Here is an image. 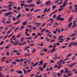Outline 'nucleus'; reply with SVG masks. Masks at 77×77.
<instances>
[{"mask_svg":"<svg viewBox=\"0 0 77 77\" xmlns=\"http://www.w3.org/2000/svg\"><path fill=\"white\" fill-rule=\"evenodd\" d=\"M61 16H62V15L60 14L57 17L56 20L57 21L59 20V21H63L64 20V18H61Z\"/></svg>","mask_w":77,"mask_h":77,"instance_id":"obj_1","label":"nucleus"},{"mask_svg":"<svg viewBox=\"0 0 77 77\" xmlns=\"http://www.w3.org/2000/svg\"><path fill=\"white\" fill-rule=\"evenodd\" d=\"M23 72H24V73L25 74L27 75V72H30L31 71H32V70L31 69L28 70L26 72V70H25V69H24V68H23Z\"/></svg>","mask_w":77,"mask_h":77,"instance_id":"obj_2","label":"nucleus"},{"mask_svg":"<svg viewBox=\"0 0 77 77\" xmlns=\"http://www.w3.org/2000/svg\"><path fill=\"white\" fill-rule=\"evenodd\" d=\"M76 64H77V63H75L71 64V65L68 64V66H70V68H71V67H72L73 66H74V65Z\"/></svg>","mask_w":77,"mask_h":77,"instance_id":"obj_3","label":"nucleus"},{"mask_svg":"<svg viewBox=\"0 0 77 77\" xmlns=\"http://www.w3.org/2000/svg\"><path fill=\"white\" fill-rule=\"evenodd\" d=\"M71 44H72V45L75 46L77 45V42H72L71 43Z\"/></svg>","mask_w":77,"mask_h":77,"instance_id":"obj_4","label":"nucleus"},{"mask_svg":"<svg viewBox=\"0 0 77 77\" xmlns=\"http://www.w3.org/2000/svg\"><path fill=\"white\" fill-rule=\"evenodd\" d=\"M43 60H41L39 63V64L38 65V66H41V65H42L43 64Z\"/></svg>","mask_w":77,"mask_h":77,"instance_id":"obj_5","label":"nucleus"},{"mask_svg":"<svg viewBox=\"0 0 77 77\" xmlns=\"http://www.w3.org/2000/svg\"><path fill=\"white\" fill-rule=\"evenodd\" d=\"M51 2V1H47L46 2L45 4H46V6H48V5H50V3Z\"/></svg>","mask_w":77,"mask_h":77,"instance_id":"obj_6","label":"nucleus"},{"mask_svg":"<svg viewBox=\"0 0 77 77\" xmlns=\"http://www.w3.org/2000/svg\"><path fill=\"white\" fill-rule=\"evenodd\" d=\"M38 70H40L39 71H42L44 70V68L41 67H40L38 68Z\"/></svg>","mask_w":77,"mask_h":77,"instance_id":"obj_7","label":"nucleus"},{"mask_svg":"<svg viewBox=\"0 0 77 77\" xmlns=\"http://www.w3.org/2000/svg\"><path fill=\"white\" fill-rule=\"evenodd\" d=\"M20 17H21V14H19L18 15L17 17V20H20Z\"/></svg>","mask_w":77,"mask_h":77,"instance_id":"obj_8","label":"nucleus"},{"mask_svg":"<svg viewBox=\"0 0 77 77\" xmlns=\"http://www.w3.org/2000/svg\"><path fill=\"white\" fill-rule=\"evenodd\" d=\"M27 42H23V43H20L18 44V45H25Z\"/></svg>","mask_w":77,"mask_h":77,"instance_id":"obj_9","label":"nucleus"},{"mask_svg":"<svg viewBox=\"0 0 77 77\" xmlns=\"http://www.w3.org/2000/svg\"><path fill=\"white\" fill-rule=\"evenodd\" d=\"M30 7L33 8V7H35V4H32L29 5Z\"/></svg>","mask_w":77,"mask_h":77,"instance_id":"obj_10","label":"nucleus"},{"mask_svg":"<svg viewBox=\"0 0 77 77\" xmlns=\"http://www.w3.org/2000/svg\"><path fill=\"white\" fill-rule=\"evenodd\" d=\"M21 36H22V33H20L17 36V37L19 38V37H21Z\"/></svg>","mask_w":77,"mask_h":77,"instance_id":"obj_11","label":"nucleus"},{"mask_svg":"<svg viewBox=\"0 0 77 77\" xmlns=\"http://www.w3.org/2000/svg\"><path fill=\"white\" fill-rule=\"evenodd\" d=\"M41 23L40 22L38 23L36 25V27H40V26H41Z\"/></svg>","mask_w":77,"mask_h":77,"instance_id":"obj_12","label":"nucleus"},{"mask_svg":"<svg viewBox=\"0 0 77 77\" xmlns=\"http://www.w3.org/2000/svg\"><path fill=\"white\" fill-rule=\"evenodd\" d=\"M38 63H39V62H37L35 63L33 65V67H35L36 65H38Z\"/></svg>","mask_w":77,"mask_h":77,"instance_id":"obj_13","label":"nucleus"},{"mask_svg":"<svg viewBox=\"0 0 77 77\" xmlns=\"http://www.w3.org/2000/svg\"><path fill=\"white\" fill-rule=\"evenodd\" d=\"M38 11H41V10L40 9H35L34 11V12L36 13Z\"/></svg>","mask_w":77,"mask_h":77,"instance_id":"obj_14","label":"nucleus"},{"mask_svg":"<svg viewBox=\"0 0 77 77\" xmlns=\"http://www.w3.org/2000/svg\"><path fill=\"white\" fill-rule=\"evenodd\" d=\"M56 50L55 49V48H53L52 50H51V53H52L53 52H54L55 51H56Z\"/></svg>","mask_w":77,"mask_h":77,"instance_id":"obj_15","label":"nucleus"},{"mask_svg":"<svg viewBox=\"0 0 77 77\" xmlns=\"http://www.w3.org/2000/svg\"><path fill=\"white\" fill-rule=\"evenodd\" d=\"M72 22H71L70 24L68 25V27H71V26H72Z\"/></svg>","mask_w":77,"mask_h":77,"instance_id":"obj_16","label":"nucleus"},{"mask_svg":"<svg viewBox=\"0 0 77 77\" xmlns=\"http://www.w3.org/2000/svg\"><path fill=\"white\" fill-rule=\"evenodd\" d=\"M77 27V25L76 24H73L72 27H71L72 29H73L74 27Z\"/></svg>","mask_w":77,"mask_h":77,"instance_id":"obj_17","label":"nucleus"},{"mask_svg":"<svg viewBox=\"0 0 77 77\" xmlns=\"http://www.w3.org/2000/svg\"><path fill=\"white\" fill-rule=\"evenodd\" d=\"M30 48V47L29 46H26L24 48V50H27L28 48Z\"/></svg>","mask_w":77,"mask_h":77,"instance_id":"obj_18","label":"nucleus"},{"mask_svg":"<svg viewBox=\"0 0 77 77\" xmlns=\"http://www.w3.org/2000/svg\"><path fill=\"white\" fill-rule=\"evenodd\" d=\"M47 65V63H45L43 65V68H45V67H46V66Z\"/></svg>","mask_w":77,"mask_h":77,"instance_id":"obj_19","label":"nucleus"},{"mask_svg":"<svg viewBox=\"0 0 77 77\" xmlns=\"http://www.w3.org/2000/svg\"><path fill=\"white\" fill-rule=\"evenodd\" d=\"M21 21V20H19L18 21L14 23V24H18Z\"/></svg>","mask_w":77,"mask_h":77,"instance_id":"obj_20","label":"nucleus"},{"mask_svg":"<svg viewBox=\"0 0 77 77\" xmlns=\"http://www.w3.org/2000/svg\"><path fill=\"white\" fill-rule=\"evenodd\" d=\"M4 15L5 16V17H7V16H8V15H9V13L8 12L7 13H5L4 14Z\"/></svg>","mask_w":77,"mask_h":77,"instance_id":"obj_21","label":"nucleus"},{"mask_svg":"<svg viewBox=\"0 0 77 77\" xmlns=\"http://www.w3.org/2000/svg\"><path fill=\"white\" fill-rule=\"evenodd\" d=\"M67 4H68L67 3L64 2V3L63 4V5L64 6V7H65V6H66V5Z\"/></svg>","mask_w":77,"mask_h":77,"instance_id":"obj_22","label":"nucleus"},{"mask_svg":"<svg viewBox=\"0 0 77 77\" xmlns=\"http://www.w3.org/2000/svg\"><path fill=\"white\" fill-rule=\"evenodd\" d=\"M18 73L20 74H21L23 73V72H22V71L21 70H19L18 72Z\"/></svg>","mask_w":77,"mask_h":77,"instance_id":"obj_23","label":"nucleus"},{"mask_svg":"<svg viewBox=\"0 0 77 77\" xmlns=\"http://www.w3.org/2000/svg\"><path fill=\"white\" fill-rule=\"evenodd\" d=\"M33 2V0H30L28 1H26L27 3H32V2Z\"/></svg>","mask_w":77,"mask_h":77,"instance_id":"obj_24","label":"nucleus"},{"mask_svg":"<svg viewBox=\"0 0 77 77\" xmlns=\"http://www.w3.org/2000/svg\"><path fill=\"white\" fill-rule=\"evenodd\" d=\"M29 29H26V32H25V35H26V34H27V32H28L29 31Z\"/></svg>","mask_w":77,"mask_h":77,"instance_id":"obj_25","label":"nucleus"},{"mask_svg":"<svg viewBox=\"0 0 77 77\" xmlns=\"http://www.w3.org/2000/svg\"><path fill=\"white\" fill-rule=\"evenodd\" d=\"M12 38H11V39H10V42L11 43H12V44H14V43H15V42H12Z\"/></svg>","mask_w":77,"mask_h":77,"instance_id":"obj_26","label":"nucleus"},{"mask_svg":"<svg viewBox=\"0 0 77 77\" xmlns=\"http://www.w3.org/2000/svg\"><path fill=\"white\" fill-rule=\"evenodd\" d=\"M32 14H28L26 16L27 17H32Z\"/></svg>","mask_w":77,"mask_h":77,"instance_id":"obj_27","label":"nucleus"},{"mask_svg":"<svg viewBox=\"0 0 77 77\" xmlns=\"http://www.w3.org/2000/svg\"><path fill=\"white\" fill-rule=\"evenodd\" d=\"M72 17H70L69 18V21L71 22L72 21Z\"/></svg>","mask_w":77,"mask_h":77,"instance_id":"obj_28","label":"nucleus"},{"mask_svg":"<svg viewBox=\"0 0 77 77\" xmlns=\"http://www.w3.org/2000/svg\"><path fill=\"white\" fill-rule=\"evenodd\" d=\"M63 38V35H61L60 36L59 38H58V39L59 40V39H60V38Z\"/></svg>","mask_w":77,"mask_h":77,"instance_id":"obj_29","label":"nucleus"},{"mask_svg":"<svg viewBox=\"0 0 77 77\" xmlns=\"http://www.w3.org/2000/svg\"><path fill=\"white\" fill-rule=\"evenodd\" d=\"M43 51H44V52H47V49L45 48H43Z\"/></svg>","mask_w":77,"mask_h":77,"instance_id":"obj_30","label":"nucleus"},{"mask_svg":"<svg viewBox=\"0 0 77 77\" xmlns=\"http://www.w3.org/2000/svg\"><path fill=\"white\" fill-rule=\"evenodd\" d=\"M47 9L46 8H45L44 10V13H46L47 11Z\"/></svg>","mask_w":77,"mask_h":77,"instance_id":"obj_31","label":"nucleus"},{"mask_svg":"<svg viewBox=\"0 0 77 77\" xmlns=\"http://www.w3.org/2000/svg\"><path fill=\"white\" fill-rule=\"evenodd\" d=\"M0 77H4V76L2 74V72L0 73Z\"/></svg>","mask_w":77,"mask_h":77,"instance_id":"obj_32","label":"nucleus"},{"mask_svg":"<svg viewBox=\"0 0 77 77\" xmlns=\"http://www.w3.org/2000/svg\"><path fill=\"white\" fill-rule=\"evenodd\" d=\"M24 38L23 37H22L21 38V40L20 41V42H22V41H24Z\"/></svg>","mask_w":77,"mask_h":77,"instance_id":"obj_33","label":"nucleus"},{"mask_svg":"<svg viewBox=\"0 0 77 77\" xmlns=\"http://www.w3.org/2000/svg\"><path fill=\"white\" fill-rule=\"evenodd\" d=\"M6 59V57H4L2 58V61H3L5 59Z\"/></svg>","mask_w":77,"mask_h":77,"instance_id":"obj_34","label":"nucleus"},{"mask_svg":"<svg viewBox=\"0 0 77 77\" xmlns=\"http://www.w3.org/2000/svg\"><path fill=\"white\" fill-rule=\"evenodd\" d=\"M71 55H72V54H68L67 55V56H66L67 58V57H69L71 56Z\"/></svg>","mask_w":77,"mask_h":77,"instance_id":"obj_35","label":"nucleus"},{"mask_svg":"<svg viewBox=\"0 0 77 77\" xmlns=\"http://www.w3.org/2000/svg\"><path fill=\"white\" fill-rule=\"evenodd\" d=\"M56 8V6H54V5H53L52 6V8L53 10H54V9Z\"/></svg>","mask_w":77,"mask_h":77,"instance_id":"obj_36","label":"nucleus"},{"mask_svg":"<svg viewBox=\"0 0 77 77\" xmlns=\"http://www.w3.org/2000/svg\"><path fill=\"white\" fill-rule=\"evenodd\" d=\"M24 7L25 8H26L27 7H30V5H25Z\"/></svg>","mask_w":77,"mask_h":77,"instance_id":"obj_37","label":"nucleus"},{"mask_svg":"<svg viewBox=\"0 0 77 77\" xmlns=\"http://www.w3.org/2000/svg\"><path fill=\"white\" fill-rule=\"evenodd\" d=\"M5 21H6V19H3L2 20V23L5 24Z\"/></svg>","mask_w":77,"mask_h":77,"instance_id":"obj_38","label":"nucleus"},{"mask_svg":"<svg viewBox=\"0 0 77 77\" xmlns=\"http://www.w3.org/2000/svg\"><path fill=\"white\" fill-rule=\"evenodd\" d=\"M19 29V27H17L16 28V29H14V32H16V31H17V30H18Z\"/></svg>","mask_w":77,"mask_h":77,"instance_id":"obj_39","label":"nucleus"},{"mask_svg":"<svg viewBox=\"0 0 77 77\" xmlns=\"http://www.w3.org/2000/svg\"><path fill=\"white\" fill-rule=\"evenodd\" d=\"M60 40H61V41H59V42H63V40H64V39H60Z\"/></svg>","mask_w":77,"mask_h":77,"instance_id":"obj_40","label":"nucleus"},{"mask_svg":"<svg viewBox=\"0 0 77 77\" xmlns=\"http://www.w3.org/2000/svg\"><path fill=\"white\" fill-rule=\"evenodd\" d=\"M40 0H38V2H36V4H37V5H38V4H41L40 2H39Z\"/></svg>","mask_w":77,"mask_h":77,"instance_id":"obj_41","label":"nucleus"},{"mask_svg":"<svg viewBox=\"0 0 77 77\" xmlns=\"http://www.w3.org/2000/svg\"><path fill=\"white\" fill-rule=\"evenodd\" d=\"M46 29H43V30H41V32H44V31H45L46 30Z\"/></svg>","mask_w":77,"mask_h":77,"instance_id":"obj_42","label":"nucleus"},{"mask_svg":"<svg viewBox=\"0 0 77 77\" xmlns=\"http://www.w3.org/2000/svg\"><path fill=\"white\" fill-rule=\"evenodd\" d=\"M25 55L26 56H30V54L29 53H28L27 54H25Z\"/></svg>","mask_w":77,"mask_h":77,"instance_id":"obj_43","label":"nucleus"},{"mask_svg":"<svg viewBox=\"0 0 77 77\" xmlns=\"http://www.w3.org/2000/svg\"><path fill=\"white\" fill-rule=\"evenodd\" d=\"M56 43H55L54 44V46L53 47V48H56Z\"/></svg>","mask_w":77,"mask_h":77,"instance_id":"obj_44","label":"nucleus"},{"mask_svg":"<svg viewBox=\"0 0 77 77\" xmlns=\"http://www.w3.org/2000/svg\"><path fill=\"white\" fill-rule=\"evenodd\" d=\"M72 36H75V35H76V33H74V34H71Z\"/></svg>","mask_w":77,"mask_h":77,"instance_id":"obj_45","label":"nucleus"},{"mask_svg":"<svg viewBox=\"0 0 77 77\" xmlns=\"http://www.w3.org/2000/svg\"><path fill=\"white\" fill-rule=\"evenodd\" d=\"M68 71H69V70H68V69H67L66 70H65L64 71V73H66V72H68Z\"/></svg>","mask_w":77,"mask_h":77,"instance_id":"obj_46","label":"nucleus"},{"mask_svg":"<svg viewBox=\"0 0 77 77\" xmlns=\"http://www.w3.org/2000/svg\"><path fill=\"white\" fill-rule=\"evenodd\" d=\"M19 43H20V42H18L14 43L13 44V45H18V44Z\"/></svg>","mask_w":77,"mask_h":77,"instance_id":"obj_47","label":"nucleus"},{"mask_svg":"<svg viewBox=\"0 0 77 77\" xmlns=\"http://www.w3.org/2000/svg\"><path fill=\"white\" fill-rule=\"evenodd\" d=\"M9 15H13V13L12 12H8Z\"/></svg>","mask_w":77,"mask_h":77,"instance_id":"obj_48","label":"nucleus"},{"mask_svg":"<svg viewBox=\"0 0 77 77\" xmlns=\"http://www.w3.org/2000/svg\"><path fill=\"white\" fill-rule=\"evenodd\" d=\"M25 11H30V9H29V8H26L25 9Z\"/></svg>","mask_w":77,"mask_h":77,"instance_id":"obj_49","label":"nucleus"},{"mask_svg":"<svg viewBox=\"0 0 77 77\" xmlns=\"http://www.w3.org/2000/svg\"><path fill=\"white\" fill-rule=\"evenodd\" d=\"M75 39V37H73L71 38L72 41H74Z\"/></svg>","mask_w":77,"mask_h":77,"instance_id":"obj_50","label":"nucleus"},{"mask_svg":"<svg viewBox=\"0 0 77 77\" xmlns=\"http://www.w3.org/2000/svg\"><path fill=\"white\" fill-rule=\"evenodd\" d=\"M27 24V23H26L25 22H23V23H22V25H23V26H24V25H26Z\"/></svg>","mask_w":77,"mask_h":77,"instance_id":"obj_51","label":"nucleus"},{"mask_svg":"<svg viewBox=\"0 0 77 77\" xmlns=\"http://www.w3.org/2000/svg\"><path fill=\"white\" fill-rule=\"evenodd\" d=\"M4 43V41H2V42L0 43V45H2V44H3Z\"/></svg>","mask_w":77,"mask_h":77,"instance_id":"obj_52","label":"nucleus"},{"mask_svg":"<svg viewBox=\"0 0 77 77\" xmlns=\"http://www.w3.org/2000/svg\"><path fill=\"white\" fill-rule=\"evenodd\" d=\"M46 40H47V41H50V39L48 38V37H46Z\"/></svg>","mask_w":77,"mask_h":77,"instance_id":"obj_53","label":"nucleus"},{"mask_svg":"<svg viewBox=\"0 0 77 77\" xmlns=\"http://www.w3.org/2000/svg\"><path fill=\"white\" fill-rule=\"evenodd\" d=\"M6 54L7 56H9L10 54H9V51L7 52Z\"/></svg>","mask_w":77,"mask_h":77,"instance_id":"obj_54","label":"nucleus"},{"mask_svg":"<svg viewBox=\"0 0 77 77\" xmlns=\"http://www.w3.org/2000/svg\"><path fill=\"white\" fill-rule=\"evenodd\" d=\"M63 60L62 59H61V60L60 61L59 63H62V62H63Z\"/></svg>","mask_w":77,"mask_h":77,"instance_id":"obj_55","label":"nucleus"},{"mask_svg":"<svg viewBox=\"0 0 77 77\" xmlns=\"http://www.w3.org/2000/svg\"><path fill=\"white\" fill-rule=\"evenodd\" d=\"M18 51H17V50H14L12 52V53H14V52H18Z\"/></svg>","mask_w":77,"mask_h":77,"instance_id":"obj_56","label":"nucleus"},{"mask_svg":"<svg viewBox=\"0 0 77 77\" xmlns=\"http://www.w3.org/2000/svg\"><path fill=\"white\" fill-rule=\"evenodd\" d=\"M15 62H20V60H15Z\"/></svg>","mask_w":77,"mask_h":77,"instance_id":"obj_57","label":"nucleus"},{"mask_svg":"<svg viewBox=\"0 0 77 77\" xmlns=\"http://www.w3.org/2000/svg\"><path fill=\"white\" fill-rule=\"evenodd\" d=\"M72 73H70L69 74H68L67 75V77H69V76H71L72 75Z\"/></svg>","mask_w":77,"mask_h":77,"instance_id":"obj_58","label":"nucleus"},{"mask_svg":"<svg viewBox=\"0 0 77 77\" xmlns=\"http://www.w3.org/2000/svg\"><path fill=\"white\" fill-rule=\"evenodd\" d=\"M45 23H44L42 26H41V27H44V26H45Z\"/></svg>","mask_w":77,"mask_h":77,"instance_id":"obj_59","label":"nucleus"},{"mask_svg":"<svg viewBox=\"0 0 77 77\" xmlns=\"http://www.w3.org/2000/svg\"><path fill=\"white\" fill-rule=\"evenodd\" d=\"M11 32V30H9L8 32H7V35H8V34H9V33H10Z\"/></svg>","mask_w":77,"mask_h":77,"instance_id":"obj_60","label":"nucleus"},{"mask_svg":"<svg viewBox=\"0 0 77 77\" xmlns=\"http://www.w3.org/2000/svg\"><path fill=\"white\" fill-rule=\"evenodd\" d=\"M35 51H36V49H33V50L32 51V53H34V52H35Z\"/></svg>","mask_w":77,"mask_h":77,"instance_id":"obj_61","label":"nucleus"},{"mask_svg":"<svg viewBox=\"0 0 77 77\" xmlns=\"http://www.w3.org/2000/svg\"><path fill=\"white\" fill-rule=\"evenodd\" d=\"M29 45L30 46H34V44H29Z\"/></svg>","mask_w":77,"mask_h":77,"instance_id":"obj_62","label":"nucleus"},{"mask_svg":"<svg viewBox=\"0 0 77 77\" xmlns=\"http://www.w3.org/2000/svg\"><path fill=\"white\" fill-rule=\"evenodd\" d=\"M50 10H51V8L48 9L47 11V12H49V11H50Z\"/></svg>","mask_w":77,"mask_h":77,"instance_id":"obj_63","label":"nucleus"},{"mask_svg":"<svg viewBox=\"0 0 77 77\" xmlns=\"http://www.w3.org/2000/svg\"><path fill=\"white\" fill-rule=\"evenodd\" d=\"M17 10H21V8H20V7H18L17 8Z\"/></svg>","mask_w":77,"mask_h":77,"instance_id":"obj_64","label":"nucleus"}]
</instances>
